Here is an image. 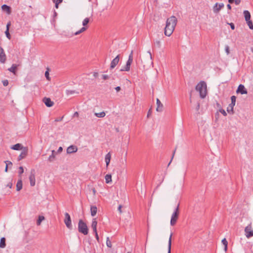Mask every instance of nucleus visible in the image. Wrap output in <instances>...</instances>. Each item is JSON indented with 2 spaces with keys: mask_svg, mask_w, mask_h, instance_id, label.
Segmentation results:
<instances>
[{
  "mask_svg": "<svg viewBox=\"0 0 253 253\" xmlns=\"http://www.w3.org/2000/svg\"><path fill=\"white\" fill-rule=\"evenodd\" d=\"M177 21V18L174 16H172L167 19L164 32L166 36L169 37L172 34L176 25Z\"/></svg>",
  "mask_w": 253,
  "mask_h": 253,
  "instance_id": "obj_1",
  "label": "nucleus"
},
{
  "mask_svg": "<svg viewBox=\"0 0 253 253\" xmlns=\"http://www.w3.org/2000/svg\"><path fill=\"white\" fill-rule=\"evenodd\" d=\"M196 90L199 92L200 96L201 98H204L207 93V84L204 81H201L196 86Z\"/></svg>",
  "mask_w": 253,
  "mask_h": 253,
  "instance_id": "obj_2",
  "label": "nucleus"
},
{
  "mask_svg": "<svg viewBox=\"0 0 253 253\" xmlns=\"http://www.w3.org/2000/svg\"><path fill=\"white\" fill-rule=\"evenodd\" d=\"M78 230L79 232L86 235L88 233V227L85 223L82 220L80 219L78 223Z\"/></svg>",
  "mask_w": 253,
  "mask_h": 253,
  "instance_id": "obj_3",
  "label": "nucleus"
},
{
  "mask_svg": "<svg viewBox=\"0 0 253 253\" xmlns=\"http://www.w3.org/2000/svg\"><path fill=\"white\" fill-rule=\"evenodd\" d=\"M178 215H179V205H178L177 207L175 208L174 212L172 214V215L171 217V219H170V225L171 226H173L176 224L177 219L178 218Z\"/></svg>",
  "mask_w": 253,
  "mask_h": 253,
  "instance_id": "obj_4",
  "label": "nucleus"
},
{
  "mask_svg": "<svg viewBox=\"0 0 253 253\" xmlns=\"http://www.w3.org/2000/svg\"><path fill=\"white\" fill-rule=\"evenodd\" d=\"M133 61V51L132 50L129 55L128 59L126 62V65L124 68L121 69V71H129L130 65Z\"/></svg>",
  "mask_w": 253,
  "mask_h": 253,
  "instance_id": "obj_5",
  "label": "nucleus"
},
{
  "mask_svg": "<svg viewBox=\"0 0 253 253\" xmlns=\"http://www.w3.org/2000/svg\"><path fill=\"white\" fill-rule=\"evenodd\" d=\"M245 235L247 238H250L253 236V229L252 225V222L245 228Z\"/></svg>",
  "mask_w": 253,
  "mask_h": 253,
  "instance_id": "obj_6",
  "label": "nucleus"
},
{
  "mask_svg": "<svg viewBox=\"0 0 253 253\" xmlns=\"http://www.w3.org/2000/svg\"><path fill=\"white\" fill-rule=\"evenodd\" d=\"M89 22V19L88 18H85L83 21L82 24L83 25V27H82L80 30L76 32L74 35H78L84 32L87 29V25Z\"/></svg>",
  "mask_w": 253,
  "mask_h": 253,
  "instance_id": "obj_7",
  "label": "nucleus"
},
{
  "mask_svg": "<svg viewBox=\"0 0 253 253\" xmlns=\"http://www.w3.org/2000/svg\"><path fill=\"white\" fill-rule=\"evenodd\" d=\"M64 223L66 226V227L70 230L72 229V225L71 219L70 217V215L67 212L65 213V219H64Z\"/></svg>",
  "mask_w": 253,
  "mask_h": 253,
  "instance_id": "obj_8",
  "label": "nucleus"
},
{
  "mask_svg": "<svg viewBox=\"0 0 253 253\" xmlns=\"http://www.w3.org/2000/svg\"><path fill=\"white\" fill-rule=\"evenodd\" d=\"M29 180L31 186H35L36 184L35 171L33 169L31 170L30 175L29 176Z\"/></svg>",
  "mask_w": 253,
  "mask_h": 253,
  "instance_id": "obj_9",
  "label": "nucleus"
},
{
  "mask_svg": "<svg viewBox=\"0 0 253 253\" xmlns=\"http://www.w3.org/2000/svg\"><path fill=\"white\" fill-rule=\"evenodd\" d=\"M224 5L223 3H216L213 7V11L214 13H218L220 10L223 8Z\"/></svg>",
  "mask_w": 253,
  "mask_h": 253,
  "instance_id": "obj_10",
  "label": "nucleus"
},
{
  "mask_svg": "<svg viewBox=\"0 0 253 253\" xmlns=\"http://www.w3.org/2000/svg\"><path fill=\"white\" fill-rule=\"evenodd\" d=\"M28 152V148L27 147H25L24 148H23V149L22 150L21 154L18 156V161H20L23 159L26 158V157L27 156Z\"/></svg>",
  "mask_w": 253,
  "mask_h": 253,
  "instance_id": "obj_11",
  "label": "nucleus"
},
{
  "mask_svg": "<svg viewBox=\"0 0 253 253\" xmlns=\"http://www.w3.org/2000/svg\"><path fill=\"white\" fill-rule=\"evenodd\" d=\"M120 60V55H118L113 60L110 64V69H114L116 65L118 64Z\"/></svg>",
  "mask_w": 253,
  "mask_h": 253,
  "instance_id": "obj_12",
  "label": "nucleus"
},
{
  "mask_svg": "<svg viewBox=\"0 0 253 253\" xmlns=\"http://www.w3.org/2000/svg\"><path fill=\"white\" fill-rule=\"evenodd\" d=\"M237 93H240L241 94H247L248 92L245 86L243 84H240L236 91Z\"/></svg>",
  "mask_w": 253,
  "mask_h": 253,
  "instance_id": "obj_13",
  "label": "nucleus"
},
{
  "mask_svg": "<svg viewBox=\"0 0 253 253\" xmlns=\"http://www.w3.org/2000/svg\"><path fill=\"white\" fill-rule=\"evenodd\" d=\"M43 102L44 103L45 105L48 107H52L54 103L49 98L44 97L43 98Z\"/></svg>",
  "mask_w": 253,
  "mask_h": 253,
  "instance_id": "obj_14",
  "label": "nucleus"
},
{
  "mask_svg": "<svg viewBox=\"0 0 253 253\" xmlns=\"http://www.w3.org/2000/svg\"><path fill=\"white\" fill-rule=\"evenodd\" d=\"M6 60V56L3 49L0 46V62L4 63Z\"/></svg>",
  "mask_w": 253,
  "mask_h": 253,
  "instance_id": "obj_15",
  "label": "nucleus"
},
{
  "mask_svg": "<svg viewBox=\"0 0 253 253\" xmlns=\"http://www.w3.org/2000/svg\"><path fill=\"white\" fill-rule=\"evenodd\" d=\"M78 148L75 145H71L69 146L67 149V153L68 154H72L73 153H75L77 151Z\"/></svg>",
  "mask_w": 253,
  "mask_h": 253,
  "instance_id": "obj_16",
  "label": "nucleus"
},
{
  "mask_svg": "<svg viewBox=\"0 0 253 253\" xmlns=\"http://www.w3.org/2000/svg\"><path fill=\"white\" fill-rule=\"evenodd\" d=\"M156 103H157V107L156 108V111L157 112H162L163 110V105L158 98L157 99Z\"/></svg>",
  "mask_w": 253,
  "mask_h": 253,
  "instance_id": "obj_17",
  "label": "nucleus"
},
{
  "mask_svg": "<svg viewBox=\"0 0 253 253\" xmlns=\"http://www.w3.org/2000/svg\"><path fill=\"white\" fill-rule=\"evenodd\" d=\"M25 147H23L22 145L20 143H17L13 146H12L10 148L12 150H23V148H24Z\"/></svg>",
  "mask_w": 253,
  "mask_h": 253,
  "instance_id": "obj_18",
  "label": "nucleus"
},
{
  "mask_svg": "<svg viewBox=\"0 0 253 253\" xmlns=\"http://www.w3.org/2000/svg\"><path fill=\"white\" fill-rule=\"evenodd\" d=\"M23 187V183L21 177L18 180L17 184H16V190L17 191H19L21 190Z\"/></svg>",
  "mask_w": 253,
  "mask_h": 253,
  "instance_id": "obj_19",
  "label": "nucleus"
},
{
  "mask_svg": "<svg viewBox=\"0 0 253 253\" xmlns=\"http://www.w3.org/2000/svg\"><path fill=\"white\" fill-rule=\"evenodd\" d=\"M97 222L96 219L93 218L91 223V228H92L94 232H96V231H97Z\"/></svg>",
  "mask_w": 253,
  "mask_h": 253,
  "instance_id": "obj_20",
  "label": "nucleus"
},
{
  "mask_svg": "<svg viewBox=\"0 0 253 253\" xmlns=\"http://www.w3.org/2000/svg\"><path fill=\"white\" fill-rule=\"evenodd\" d=\"M97 211V207L95 206H92L90 207V212L91 215L92 216H94L96 215Z\"/></svg>",
  "mask_w": 253,
  "mask_h": 253,
  "instance_id": "obj_21",
  "label": "nucleus"
},
{
  "mask_svg": "<svg viewBox=\"0 0 253 253\" xmlns=\"http://www.w3.org/2000/svg\"><path fill=\"white\" fill-rule=\"evenodd\" d=\"M111 157V154L110 152L107 153L105 155V161L107 167L108 166V165L110 162Z\"/></svg>",
  "mask_w": 253,
  "mask_h": 253,
  "instance_id": "obj_22",
  "label": "nucleus"
},
{
  "mask_svg": "<svg viewBox=\"0 0 253 253\" xmlns=\"http://www.w3.org/2000/svg\"><path fill=\"white\" fill-rule=\"evenodd\" d=\"M235 105H232L230 104L227 108V111L228 113L233 114H234V106Z\"/></svg>",
  "mask_w": 253,
  "mask_h": 253,
  "instance_id": "obj_23",
  "label": "nucleus"
},
{
  "mask_svg": "<svg viewBox=\"0 0 253 253\" xmlns=\"http://www.w3.org/2000/svg\"><path fill=\"white\" fill-rule=\"evenodd\" d=\"M246 21L251 20V14L248 10H244L243 12Z\"/></svg>",
  "mask_w": 253,
  "mask_h": 253,
  "instance_id": "obj_24",
  "label": "nucleus"
},
{
  "mask_svg": "<svg viewBox=\"0 0 253 253\" xmlns=\"http://www.w3.org/2000/svg\"><path fill=\"white\" fill-rule=\"evenodd\" d=\"M1 8L3 11H5L8 14H9L11 12L10 7L6 4L2 5L1 6Z\"/></svg>",
  "mask_w": 253,
  "mask_h": 253,
  "instance_id": "obj_25",
  "label": "nucleus"
},
{
  "mask_svg": "<svg viewBox=\"0 0 253 253\" xmlns=\"http://www.w3.org/2000/svg\"><path fill=\"white\" fill-rule=\"evenodd\" d=\"M172 234L171 233L170 235V237L169 238V243H168V253H171V237H172Z\"/></svg>",
  "mask_w": 253,
  "mask_h": 253,
  "instance_id": "obj_26",
  "label": "nucleus"
},
{
  "mask_svg": "<svg viewBox=\"0 0 253 253\" xmlns=\"http://www.w3.org/2000/svg\"><path fill=\"white\" fill-rule=\"evenodd\" d=\"M6 246L5 244V239L4 237H2L0 239V248H4Z\"/></svg>",
  "mask_w": 253,
  "mask_h": 253,
  "instance_id": "obj_27",
  "label": "nucleus"
},
{
  "mask_svg": "<svg viewBox=\"0 0 253 253\" xmlns=\"http://www.w3.org/2000/svg\"><path fill=\"white\" fill-rule=\"evenodd\" d=\"M106 183H109L112 181V176L111 174H106L105 176Z\"/></svg>",
  "mask_w": 253,
  "mask_h": 253,
  "instance_id": "obj_28",
  "label": "nucleus"
},
{
  "mask_svg": "<svg viewBox=\"0 0 253 253\" xmlns=\"http://www.w3.org/2000/svg\"><path fill=\"white\" fill-rule=\"evenodd\" d=\"M17 68V65L16 64H13L12 66L9 68L8 70L11 72L13 73L14 74L15 73V70Z\"/></svg>",
  "mask_w": 253,
  "mask_h": 253,
  "instance_id": "obj_29",
  "label": "nucleus"
},
{
  "mask_svg": "<svg viewBox=\"0 0 253 253\" xmlns=\"http://www.w3.org/2000/svg\"><path fill=\"white\" fill-rule=\"evenodd\" d=\"M43 220H44V217L42 215H40L38 217V219L37 220V224L38 225H40L42 221H43Z\"/></svg>",
  "mask_w": 253,
  "mask_h": 253,
  "instance_id": "obj_30",
  "label": "nucleus"
},
{
  "mask_svg": "<svg viewBox=\"0 0 253 253\" xmlns=\"http://www.w3.org/2000/svg\"><path fill=\"white\" fill-rule=\"evenodd\" d=\"M95 115L98 118H103L105 116V113L104 112H101L95 113Z\"/></svg>",
  "mask_w": 253,
  "mask_h": 253,
  "instance_id": "obj_31",
  "label": "nucleus"
},
{
  "mask_svg": "<svg viewBox=\"0 0 253 253\" xmlns=\"http://www.w3.org/2000/svg\"><path fill=\"white\" fill-rule=\"evenodd\" d=\"M222 243L223 244V245L224 246L225 251H226V250L227 249V245H228V242H227L226 239L225 238H224L223 239H222Z\"/></svg>",
  "mask_w": 253,
  "mask_h": 253,
  "instance_id": "obj_32",
  "label": "nucleus"
},
{
  "mask_svg": "<svg viewBox=\"0 0 253 253\" xmlns=\"http://www.w3.org/2000/svg\"><path fill=\"white\" fill-rule=\"evenodd\" d=\"M55 154H51L50 155L48 158V161L50 162H52L55 160Z\"/></svg>",
  "mask_w": 253,
  "mask_h": 253,
  "instance_id": "obj_33",
  "label": "nucleus"
},
{
  "mask_svg": "<svg viewBox=\"0 0 253 253\" xmlns=\"http://www.w3.org/2000/svg\"><path fill=\"white\" fill-rule=\"evenodd\" d=\"M246 22L250 29L253 30V24L252 21L251 20H249L248 21H246Z\"/></svg>",
  "mask_w": 253,
  "mask_h": 253,
  "instance_id": "obj_34",
  "label": "nucleus"
},
{
  "mask_svg": "<svg viewBox=\"0 0 253 253\" xmlns=\"http://www.w3.org/2000/svg\"><path fill=\"white\" fill-rule=\"evenodd\" d=\"M231 103L232 105H235L236 97L234 95H233L231 97Z\"/></svg>",
  "mask_w": 253,
  "mask_h": 253,
  "instance_id": "obj_35",
  "label": "nucleus"
},
{
  "mask_svg": "<svg viewBox=\"0 0 253 253\" xmlns=\"http://www.w3.org/2000/svg\"><path fill=\"white\" fill-rule=\"evenodd\" d=\"M106 245L109 248H111V247H112L111 242L110 241L109 237L107 238Z\"/></svg>",
  "mask_w": 253,
  "mask_h": 253,
  "instance_id": "obj_36",
  "label": "nucleus"
},
{
  "mask_svg": "<svg viewBox=\"0 0 253 253\" xmlns=\"http://www.w3.org/2000/svg\"><path fill=\"white\" fill-rule=\"evenodd\" d=\"M75 93H76V91L75 90H66V93L68 95H71V94H74Z\"/></svg>",
  "mask_w": 253,
  "mask_h": 253,
  "instance_id": "obj_37",
  "label": "nucleus"
},
{
  "mask_svg": "<svg viewBox=\"0 0 253 253\" xmlns=\"http://www.w3.org/2000/svg\"><path fill=\"white\" fill-rule=\"evenodd\" d=\"M5 34L6 35V37L10 40L11 36L9 33V30L8 29H6V31L5 32Z\"/></svg>",
  "mask_w": 253,
  "mask_h": 253,
  "instance_id": "obj_38",
  "label": "nucleus"
},
{
  "mask_svg": "<svg viewBox=\"0 0 253 253\" xmlns=\"http://www.w3.org/2000/svg\"><path fill=\"white\" fill-rule=\"evenodd\" d=\"M23 172H24V169H23V168L22 167H20L19 168V175H20Z\"/></svg>",
  "mask_w": 253,
  "mask_h": 253,
  "instance_id": "obj_39",
  "label": "nucleus"
},
{
  "mask_svg": "<svg viewBox=\"0 0 253 253\" xmlns=\"http://www.w3.org/2000/svg\"><path fill=\"white\" fill-rule=\"evenodd\" d=\"M4 162L6 164V166H7H7L8 167H11L12 166V163L10 161H6Z\"/></svg>",
  "mask_w": 253,
  "mask_h": 253,
  "instance_id": "obj_40",
  "label": "nucleus"
},
{
  "mask_svg": "<svg viewBox=\"0 0 253 253\" xmlns=\"http://www.w3.org/2000/svg\"><path fill=\"white\" fill-rule=\"evenodd\" d=\"M219 111L223 116H226L227 115V113L224 109H220Z\"/></svg>",
  "mask_w": 253,
  "mask_h": 253,
  "instance_id": "obj_41",
  "label": "nucleus"
},
{
  "mask_svg": "<svg viewBox=\"0 0 253 253\" xmlns=\"http://www.w3.org/2000/svg\"><path fill=\"white\" fill-rule=\"evenodd\" d=\"M3 85L4 86H6L8 84V81L7 80H4L2 81Z\"/></svg>",
  "mask_w": 253,
  "mask_h": 253,
  "instance_id": "obj_42",
  "label": "nucleus"
},
{
  "mask_svg": "<svg viewBox=\"0 0 253 253\" xmlns=\"http://www.w3.org/2000/svg\"><path fill=\"white\" fill-rule=\"evenodd\" d=\"M102 79L104 80H108L109 79V76L107 75H102Z\"/></svg>",
  "mask_w": 253,
  "mask_h": 253,
  "instance_id": "obj_43",
  "label": "nucleus"
},
{
  "mask_svg": "<svg viewBox=\"0 0 253 253\" xmlns=\"http://www.w3.org/2000/svg\"><path fill=\"white\" fill-rule=\"evenodd\" d=\"M225 51L227 54H229L230 53L229 47L228 45L225 46Z\"/></svg>",
  "mask_w": 253,
  "mask_h": 253,
  "instance_id": "obj_44",
  "label": "nucleus"
},
{
  "mask_svg": "<svg viewBox=\"0 0 253 253\" xmlns=\"http://www.w3.org/2000/svg\"><path fill=\"white\" fill-rule=\"evenodd\" d=\"M12 186V182H9L6 185V187H9V188H11Z\"/></svg>",
  "mask_w": 253,
  "mask_h": 253,
  "instance_id": "obj_45",
  "label": "nucleus"
},
{
  "mask_svg": "<svg viewBox=\"0 0 253 253\" xmlns=\"http://www.w3.org/2000/svg\"><path fill=\"white\" fill-rule=\"evenodd\" d=\"M155 43L157 44V46L159 47H161V42L160 41H156Z\"/></svg>",
  "mask_w": 253,
  "mask_h": 253,
  "instance_id": "obj_46",
  "label": "nucleus"
},
{
  "mask_svg": "<svg viewBox=\"0 0 253 253\" xmlns=\"http://www.w3.org/2000/svg\"><path fill=\"white\" fill-rule=\"evenodd\" d=\"M45 76L46 77V78L48 80H49V73H48V71H46L45 73Z\"/></svg>",
  "mask_w": 253,
  "mask_h": 253,
  "instance_id": "obj_47",
  "label": "nucleus"
},
{
  "mask_svg": "<svg viewBox=\"0 0 253 253\" xmlns=\"http://www.w3.org/2000/svg\"><path fill=\"white\" fill-rule=\"evenodd\" d=\"M175 151H176V148L175 149V150H174V151H173V152L172 156L171 159L170 161L169 162V164H168V166H169V165H170V163H171V161H172V159H173V157H174V154H175Z\"/></svg>",
  "mask_w": 253,
  "mask_h": 253,
  "instance_id": "obj_48",
  "label": "nucleus"
},
{
  "mask_svg": "<svg viewBox=\"0 0 253 253\" xmlns=\"http://www.w3.org/2000/svg\"><path fill=\"white\" fill-rule=\"evenodd\" d=\"M241 1V0H234V2L236 5H239Z\"/></svg>",
  "mask_w": 253,
  "mask_h": 253,
  "instance_id": "obj_49",
  "label": "nucleus"
},
{
  "mask_svg": "<svg viewBox=\"0 0 253 253\" xmlns=\"http://www.w3.org/2000/svg\"><path fill=\"white\" fill-rule=\"evenodd\" d=\"M229 24L230 26V27L232 30L235 29V25L233 23H229Z\"/></svg>",
  "mask_w": 253,
  "mask_h": 253,
  "instance_id": "obj_50",
  "label": "nucleus"
},
{
  "mask_svg": "<svg viewBox=\"0 0 253 253\" xmlns=\"http://www.w3.org/2000/svg\"><path fill=\"white\" fill-rule=\"evenodd\" d=\"M63 150V148L62 147H59L57 151V153H61Z\"/></svg>",
  "mask_w": 253,
  "mask_h": 253,
  "instance_id": "obj_51",
  "label": "nucleus"
},
{
  "mask_svg": "<svg viewBox=\"0 0 253 253\" xmlns=\"http://www.w3.org/2000/svg\"><path fill=\"white\" fill-rule=\"evenodd\" d=\"M94 233L95 234V238H96V240L98 241V242H99V237H98L97 231H96V232H94Z\"/></svg>",
  "mask_w": 253,
  "mask_h": 253,
  "instance_id": "obj_52",
  "label": "nucleus"
},
{
  "mask_svg": "<svg viewBox=\"0 0 253 253\" xmlns=\"http://www.w3.org/2000/svg\"><path fill=\"white\" fill-rule=\"evenodd\" d=\"M151 113H152V112H151V109H149V110L148 112L147 117H149L151 115Z\"/></svg>",
  "mask_w": 253,
  "mask_h": 253,
  "instance_id": "obj_53",
  "label": "nucleus"
},
{
  "mask_svg": "<svg viewBox=\"0 0 253 253\" xmlns=\"http://www.w3.org/2000/svg\"><path fill=\"white\" fill-rule=\"evenodd\" d=\"M10 25H11L10 22H9L6 25V29H8L9 30V26H10Z\"/></svg>",
  "mask_w": 253,
  "mask_h": 253,
  "instance_id": "obj_54",
  "label": "nucleus"
},
{
  "mask_svg": "<svg viewBox=\"0 0 253 253\" xmlns=\"http://www.w3.org/2000/svg\"><path fill=\"white\" fill-rule=\"evenodd\" d=\"M115 89L117 92H118L121 90V87L120 86H117L115 87Z\"/></svg>",
  "mask_w": 253,
  "mask_h": 253,
  "instance_id": "obj_55",
  "label": "nucleus"
},
{
  "mask_svg": "<svg viewBox=\"0 0 253 253\" xmlns=\"http://www.w3.org/2000/svg\"><path fill=\"white\" fill-rule=\"evenodd\" d=\"M54 3H55V6L56 7V8H58V5H59V3H57L56 2H53Z\"/></svg>",
  "mask_w": 253,
  "mask_h": 253,
  "instance_id": "obj_56",
  "label": "nucleus"
},
{
  "mask_svg": "<svg viewBox=\"0 0 253 253\" xmlns=\"http://www.w3.org/2000/svg\"><path fill=\"white\" fill-rule=\"evenodd\" d=\"M121 209H122V206L120 205L118 207V211H120V213L122 212Z\"/></svg>",
  "mask_w": 253,
  "mask_h": 253,
  "instance_id": "obj_57",
  "label": "nucleus"
},
{
  "mask_svg": "<svg viewBox=\"0 0 253 253\" xmlns=\"http://www.w3.org/2000/svg\"><path fill=\"white\" fill-rule=\"evenodd\" d=\"M79 116V113L77 112H75V113L74 114V116L75 117H78Z\"/></svg>",
  "mask_w": 253,
  "mask_h": 253,
  "instance_id": "obj_58",
  "label": "nucleus"
},
{
  "mask_svg": "<svg viewBox=\"0 0 253 253\" xmlns=\"http://www.w3.org/2000/svg\"><path fill=\"white\" fill-rule=\"evenodd\" d=\"M63 0H55V2L60 3L62 2Z\"/></svg>",
  "mask_w": 253,
  "mask_h": 253,
  "instance_id": "obj_59",
  "label": "nucleus"
},
{
  "mask_svg": "<svg viewBox=\"0 0 253 253\" xmlns=\"http://www.w3.org/2000/svg\"><path fill=\"white\" fill-rule=\"evenodd\" d=\"M227 6L228 9H231V6L229 4H227Z\"/></svg>",
  "mask_w": 253,
  "mask_h": 253,
  "instance_id": "obj_60",
  "label": "nucleus"
},
{
  "mask_svg": "<svg viewBox=\"0 0 253 253\" xmlns=\"http://www.w3.org/2000/svg\"><path fill=\"white\" fill-rule=\"evenodd\" d=\"M234 0H228V2L230 3H232L234 2Z\"/></svg>",
  "mask_w": 253,
  "mask_h": 253,
  "instance_id": "obj_61",
  "label": "nucleus"
},
{
  "mask_svg": "<svg viewBox=\"0 0 253 253\" xmlns=\"http://www.w3.org/2000/svg\"><path fill=\"white\" fill-rule=\"evenodd\" d=\"M8 167L7 166H7L6 165L5 169V172H7V171Z\"/></svg>",
  "mask_w": 253,
  "mask_h": 253,
  "instance_id": "obj_62",
  "label": "nucleus"
},
{
  "mask_svg": "<svg viewBox=\"0 0 253 253\" xmlns=\"http://www.w3.org/2000/svg\"><path fill=\"white\" fill-rule=\"evenodd\" d=\"M51 152H52L51 154H55V153H56L54 150H52Z\"/></svg>",
  "mask_w": 253,
  "mask_h": 253,
  "instance_id": "obj_63",
  "label": "nucleus"
},
{
  "mask_svg": "<svg viewBox=\"0 0 253 253\" xmlns=\"http://www.w3.org/2000/svg\"><path fill=\"white\" fill-rule=\"evenodd\" d=\"M93 194H95V193H96V191L94 189H93Z\"/></svg>",
  "mask_w": 253,
  "mask_h": 253,
  "instance_id": "obj_64",
  "label": "nucleus"
}]
</instances>
